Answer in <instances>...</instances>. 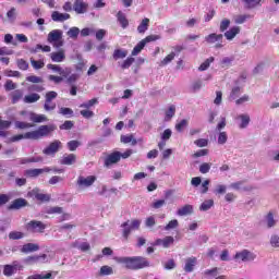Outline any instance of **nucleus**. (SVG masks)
<instances>
[{
    "label": "nucleus",
    "mask_w": 279,
    "mask_h": 279,
    "mask_svg": "<svg viewBox=\"0 0 279 279\" xmlns=\"http://www.w3.org/2000/svg\"><path fill=\"white\" fill-rule=\"evenodd\" d=\"M114 260L120 265H124L125 269H130L131 271H138V269L151 267L149 259L144 256L114 257Z\"/></svg>",
    "instance_id": "nucleus-1"
},
{
    "label": "nucleus",
    "mask_w": 279,
    "mask_h": 279,
    "mask_svg": "<svg viewBox=\"0 0 279 279\" xmlns=\"http://www.w3.org/2000/svg\"><path fill=\"white\" fill-rule=\"evenodd\" d=\"M57 126L54 124L40 125L38 130L27 132V137L31 141H38L39 138H45V136H49L51 132H56Z\"/></svg>",
    "instance_id": "nucleus-2"
},
{
    "label": "nucleus",
    "mask_w": 279,
    "mask_h": 279,
    "mask_svg": "<svg viewBox=\"0 0 279 279\" xmlns=\"http://www.w3.org/2000/svg\"><path fill=\"white\" fill-rule=\"evenodd\" d=\"M63 33L60 29H53L48 34L47 40L54 49L64 47V39L62 38Z\"/></svg>",
    "instance_id": "nucleus-3"
},
{
    "label": "nucleus",
    "mask_w": 279,
    "mask_h": 279,
    "mask_svg": "<svg viewBox=\"0 0 279 279\" xmlns=\"http://www.w3.org/2000/svg\"><path fill=\"white\" fill-rule=\"evenodd\" d=\"M97 182V177L95 175H78L76 180V186L78 191H86V189H90Z\"/></svg>",
    "instance_id": "nucleus-4"
},
{
    "label": "nucleus",
    "mask_w": 279,
    "mask_h": 279,
    "mask_svg": "<svg viewBox=\"0 0 279 279\" xmlns=\"http://www.w3.org/2000/svg\"><path fill=\"white\" fill-rule=\"evenodd\" d=\"M233 258L238 263H252V260H256V254L247 250H242L240 252H236Z\"/></svg>",
    "instance_id": "nucleus-5"
},
{
    "label": "nucleus",
    "mask_w": 279,
    "mask_h": 279,
    "mask_svg": "<svg viewBox=\"0 0 279 279\" xmlns=\"http://www.w3.org/2000/svg\"><path fill=\"white\" fill-rule=\"evenodd\" d=\"M60 149H62V142L56 140L51 142L49 146L43 150V154H45L46 156H56V154H58Z\"/></svg>",
    "instance_id": "nucleus-6"
},
{
    "label": "nucleus",
    "mask_w": 279,
    "mask_h": 279,
    "mask_svg": "<svg viewBox=\"0 0 279 279\" xmlns=\"http://www.w3.org/2000/svg\"><path fill=\"white\" fill-rule=\"evenodd\" d=\"M45 228H47V226L45 223H43L41 221L38 220H32L29 222L26 223V230L28 232H45Z\"/></svg>",
    "instance_id": "nucleus-7"
},
{
    "label": "nucleus",
    "mask_w": 279,
    "mask_h": 279,
    "mask_svg": "<svg viewBox=\"0 0 279 279\" xmlns=\"http://www.w3.org/2000/svg\"><path fill=\"white\" fill-rule=\"evenodd\" d=\"M49 172H51V168L49 167L35 168V169L25 170L24 175H26V178H38V175H43V173H49Z\"/></svg>",
    "instance_id": "nucleus-8"
},
{
    "label": "nucleus",
    "mask_w": 279,
    "mask_h": 279,
    "mask_svg": "<svg viewBox=\"0 0 279 279\" xmlns=\"http://www.w3.org/2000/svg\"><path fill=\"white\" fill-rule=\"evenodd\" d=\"M73 10L76 14H86L88 12V3L84 2V0H75Z\"/></svg>",
    "instance_id": "nucleus-9"
},
{
    "label": "nucleus",
    "mask_w": 279,
    "mask_h": 279,
    "mask_svg": "<svg viewBox=\"0 0 279 279\" xmlns=\"http://www.w3.org/2000/svg\"><path fill=\"white\" fill-rule=\"evenodd\" d=\"M264 223L268 230L271 228H276L278 226V219L274 216V211H268L267 215L264 217Z\"/></svg>",
    "instance_id": "nucleus-10"
},
{
    "label": "nucleus",
    "mask_w": 279,
    "mask_h": 279,
    "mask_svg": "<svg viewBox=\"0 0 279 279\" xmlns=\"http://www.w3.org/2000/svg\"><path fill=\"white\" fill-rule=\"evenodd\" d=\"M121 160V151H113L105 158V167L117 165Z\"/></svg>",
    "instance_id": "nucleus-11"
},
{
    "label": "nucleus",
    "mask_w": 279,
    "mask_h": 279,
    "mask_svg": "<svg viewBox=\"0 0 279 279\" xmlns=\"http://www.w3.org/2000/svg\"><path fill=\"white\" fill-rule=\"evenodd\" d=\"M49 56H50V60H52L53 62L60 63L66 60V52L64 51V49L51 52Z\"/></svg>",
    "instance_id": "nucleus-12"
},
{
    "label": "nucleus",
    "mask_w": 279,
    "mask_h": 279,
    "mask_svg": "<svg viewBox=\"0 0 279 279\" xmlns=\"http://www.w3.org/2000/svg\"><path fill=\"white\" fill-rule=\"evenodd\" d=\"M47 260V254L28 256L24 259L26 265H34L35 263H45Z\"/></svg>",
    "instance_id": "nucleus-13"
},
{
    "label": "nucleus",
    "mask_w": 279,
    "mask_h": 279,
    "mask_svg": "<svg viewBox=\"0 0 279 279\" xmlns=\"http://www.w3.org/2000/svg\"><path fill=\"white\" fill-rule=\"evenodd\" d=\"M175 242V240L173 239V236L168 235L163 239H157L155 241V245H162V247H165L166 250L171 247V245H173V243Z\"/></svg>",
    "instance_id": "nucleus-14"
},
{
    "label": "nucleus",
    "mask_w": 279,
    "mask_h": 279,
    "mask_svg": "<svg viewBox=\"0 0 279 279\" xmlns=\"http://www.w3.org/2000/svg\"><path fill=\"white\" fill-rule=\"evenodd\" d=\"M51 19L54 21V23H64V21H69V19H71V14L54 11L51 14Z\"/></svg>",
    "instance_id": "nucleus-15"
},
{
    "label": "nucleus",
    "mask_w": 279,
    "mask_h": 279,
    "mask_svg": "<svg viewBox=\"0 0 279 279\" xmlns=\"http://www.w3.org/2000/svg\"><path fill=\"white\" fill-rule=\"evenodd\" d=\"M27 201L25 198H16L9 206V210H21V208H25L27 206Z\"/></svg>",
    "instance_id": "nucleus-16"
},
{
    "label": "nucleus",
    "mask_w": 279,
    "mask_h": 279,
    "mask_svg": "<svg viewBox=\"0 0 279 279\" xmlns=\"http://www.w3.org/2000/svg\"><path fill=\"white\" fill-rule=\"evenodd\" d=\"M235 121H241L239 128L241 130H245V128H247L250 125V114L247 113H241L239 116L235 117Z\"/></svg>",
    "instance_id": "nucleus-17"
},
{
    "label": "nucleus",
    "mask_w": 279,
    "mask_h": 279,
    "mask_svg": "<svg viewBox=\"0 0 279 279\" xmlns=\"http://www.w3.org/2000/svg\"><path fill=\"white\" fill-rule=\"evenodd\" d=\"M194 213V208H193V205H190V204H186L182 207H180L178 210H177V215L179 217H186L189 215H193Z\"/></svg>",
    "instance_id": "nucleus-18"
},
{
    "label": "nucleus",
    "mask_w": 279,
    "mask_h": 279,
    "mask_svg": "<svg viewBox=\"0 0 279 279\" xmlns=\"http://www.w3.org/2000/svg\"><path fill=\"white\" fill-rule=\"evenodd\" d=\"M195 265H197V257H190L185 259L184 271L186 274H191L195 269Z\"/></svg>",
    "instance_id": "nucleus-19"
},
{
    "label": "nucleus",
    "mask_w": 279,
    "mask_h": 279,
    "mask_svg": "<svg viewBox=\"0 0 279 279\" xmlns=\"http://www.w3.org/2000/svg\"><path fill=\"white\" fill-rule=\"evenodd\" d=\"M239 34H241V27L233 26L225 33V37L227 38V40H234V38H236Z\"/></svg>",
    "instance_id": "nucleus-20"
},
{
    "label": "nucleus",
    "mask_w": 279,
    "mask_h": 279,
    "mask_svg": "<svg viewBox=\"0 0 279 279\" xmlns=\"http://www.w3.org/2000/svg\"><path fill=\"white\" fill-rule=\"evenodd\" d=\"M75 162H77V156L75 154L64 155L60 160V165L66 166L75 165Z\"/></svg>",
    "instance_id": "nucleus-21"
},
{
    "label": "nucleus",
    "mask_w": 279,
    "mask_h": 279,
    "mask_svg": "<svg viewBox=\"0 0 279 279\" xmlns=\"http://www.w3.org/2000/svg\"><path fill=\"white\" fill-rule=\"evenodd\" d=\"M206 43H208L209 45H215V43H221V40H223V35L221 34H215L211 33L208 36L205 37Z\"/></svg>",
    "instance_id": "nucleus-22"
},
{
    "label": "nucleus",
    "mask_w": 279,
    "mask_h": 279,
    "mask_svg": "<svg viewBox=\"0 0 279 279\" xmlns=\"http://www.w3.org/2000/svg\"><path fill=\"white\" fill-rule=\"evenodd\" d=\"M244 3V8L246 10H254L256 8H260V5H263L260 2L263 0H242Z\"/></svg>",
    "instance_id": "nucleus-23"
},
{
    "label": "nucleus",
    "mask_w": 279,
    "mask_h": 279,
    "mask_svg": "<svg viewBox=\"0 0 279 279\" xmlns=\"http://www.w3.org/2000/svg\"><path fill=\"white\" fill-rule=\"evenodd\" d=\"M10 125H12V122L8 120H0V136L1 138H5L8 136V129H10Z\"/></svg>",
    "instance_id": "nucleus-24"
},
{
    "label": "nucleus",
    "mask_w": 279,
    "mask_h": 279,
    "mask_svg": "<svg viewBox=\"0 0 279 279\" xmlns=\"http://www.w3.org/2000/svg\"><path fill=\"white\" fill-rule=\"evenodd\" d=\"M38 250H40L38 244L27 243L23 245L21 252H23V254H29L31 252H38Z\"/></svg>",
    "instance_id": "nucleus-25"
},
{
    "label": "nucleus",
    "mask_w": 279,
    "mask_h": 279,
    "mask_svg": "<svg viewBox=\"0 0 279 279\" xmlns=\"http://www.w3.org/2000/svg\"><path fill=\"white\" fill-rule=\"evenodd\" d=\"M29 119H31V121H33V123H45L46 121H49L47 116L38 114V113H34V112L31 113Z\"/></svg>",
    "instance_id": "nucleus-26"
},
{
    "label": "nucleus",
    "mask_w": 279,
    "mask_h": 279,
    "mask_svg": "<svg viewBox=\"0 0 279 279\" xmlns=\"http://www.w3.org/2000/svg\"><path fill=\"white\" fill-rule=\"evenodd\" d=\"M215 206V201L213 199H207L204 201L201 206H199V210L202 213H206L207 210H210L213 207Z\"/></svg>",
    "instance_id": "nucleus-27"
},
{
    "label": "nucleus",
    "mask_w": 279,
    "mask_h": 279,
    "mask_svg": "<svg viewBox=\"0 0 279 279\" xmlns=\"http://www.w3.org/2000/svg\"><path fill=\"white\" fill-rule=\"evenodd\" d=\"M36 101H40V96L37 93L24 97V104H36Z\"/></svg>",
    "instance_id": "nucleus-28"
},
{
    "label": "nucleus",
    "mask_w": 279,
    "mask_h": 279,
    "mask_svg": "<svg viewBox=\"0 0 279 279\" xmlns=\"http://www.w3.org/2000/svg\"><path fill=\"white\" fill-rule=\"evenodd\" d=\"M45 160L43 157H28V158H22L20 159L21 165H29V162H43Z\"/></svg>",
    "instance_id": "nucleus-29"
},
{
    "label": "nucleus",
    "mask_w": 279,
    "mask_h": 279,
    "mask_svg": "<svg viewBox=\"0 0 279 279\" xmlns=\"http://www.w3.org/2000/svg\"><path fill=\"white\" fill-rule=\"evenodd\" d=\"M117 19L123 29H125V27L130 25V22L128 21V17H125V14H123V12L119 11L117 14Z\"/></svg>",
    "instance_id": "nucleus-30"
},
{
    "label": "nucleus",
    "mask_w": 279,
    "mask_h": 279,
    "mask_svg": "<svg viewBox=\"0 0 279 279\" xmlns=\"http://www.w3.org/2000/svg\"><path fill=\"white\" fill-rule=\"evenodd\" d=\"M12 104H19L23 99V89H15L11 93Z\"/></svg>",
    "instance_id": "nucleus-31"
},
{
    "label": "nucleus",
    "mask_w": 279,
    "mask_h": 279,
    "mask_svg": "<svg viewBox=\"0 0 279 279\" xmlns=\"http://www.w3.org/2000/svg\"><path fill=\"white\" fill-rule=\"evenodd\" d=\"M149 28V19L145 17L137 27L138 34H145Z\"/></svg>",
    "instance_id": "nucleus-32"
},
{
    "label": "nucleus",
    "mask_w": 279,
    "mask_h": 279,
    "mask_svg": "<svg viewBox=\"0 0 279 279\" xmlns=\"http://www.w3.org/2000/svg\"><path fill=\"white\" fill-rule=\"evenodd\" d=\"M269 245H270V247H274V250L279 248V234L278 233H274L270 235Z\"/></svg>",
    "instance_id": "nucleus-33"
},
{
    "label": "nucleus",
    "mask_w": 279,
    "mask_h": 279,
    "mask_svg": "<svg viewBox=\"0 0 279 279\" xmlns=\"http://www.w3.org/2000/svg\"><path fill=\"white\" fill-rule=\"evenodd\" d=\"M123 58H128V50L116 49L113 51V60H123Z\"/></svg>",
    "instance_id": "nucleus-34"
},
{
    "label": "nucleus",
    "mask_w": 279,
    "mask_h": 279,
    "mask_svg": "<svg viewBox=\"0 0 279 279\" xmlns=\"http://www.w3.org/2000/svg\"><path fill=\"white\" fill-rule=\"evenodd\" d=\"M122 228H123V236L124 239H128V236H130V234H132V226H130V220L125 221L124 223H122Z\"/></svg>",
    "instance_id": "nucleus-35"
},
{
    "label": "nucleus",
    "mask_w": 279,
    "mask_h": 279,
    "mask_svg": "<svg viewBox=\"0 0 279 279\" xmlns=\"http://www.w3.org/2000/svg\"><path fill=\"white\" fill-rule=\"evenodd\" d=\"M121 143H124V145H128V143H131V145H136L138 142L134 138V135H122Z\"/></svg>",
    "instance_id": "nucleus-36"
},
{
    "label": "nucleus",
    "mask_w": 279,
    "mask_h": 279,
    "mask_svg": "<svg viewBox=\"0 0 279 279\" xmlns=\"http://www.w3.org/2000/svg\"><path fill=\"white\" fill-rule=\"evenodd\" d=\"M66 35L69 36V38H72L73 40H77V37L80 36V28L77 27H71Z\"/></svg>",
    "instance_id": "nucleus-37"
},
{
    "label": "nucleus",
    "mask_w": 279,
    "mask_h": 279,
    "mask_svg": "<svg viewBox=\"0 0 279 279\" xmlns=\"http://www.w3.org/2000/svg\"><path fill=\"white\" fill-rule=\"evenodd\" d=\"M23 236H25V233H23L21 231H11L9 233V239L11 241H19V240L23 239Z\"/></svg>",
    "instance_id": "nucleus-38"
},
{
    "label": "nucleus",
    "mask_w": 279,
    "mask_h": 279,
    "mask_svg": "<svg viewBox=\"0 0 279 279\" xmlns=\"http://www.w3.org/2000/svg\"><path fill=\"white\" fill-rule=\"evenodd\" d=\"M56 109V102L53 100L45 99L44 110L46 112H52Z\"/></svg>",
    "instance_id": "nucleus-39"
},
{
    "label": "nucleus",
    "mask_w": 279,
    "mask_h": 279,
    "mask_svg": "<svg viewBox=\"0 0 279 279\" xmlns=\"http://www.w3.org/2000/svg\"><path fill=\"white\" fill-rule=\"evenodd\" d=\"M31 64H32L33 69H35L36 71L45 68V61H43V60L36 61L34 58H31Z\"/></svg>",
    "instance_id": "nucleus-40"
},
{
    "label": "nucleus",
    "mask_w": 279,
    "mask_h": 279,
    "mask_svg": "<svg viewBox=\"0 0 279 279\" xmlns=\"http://www.w3.org/2000/svg\"><path fill=\"white\" fill-rule=\"evenodd\" d=\"M175 58V52H171L163 60L160 61L159 66H167V64L173 62Z\"/></svg>",
    "instance_id": "nucleus-41"
},
{
    "label": "nucleus",
    "mask_w": 279,
    "mask_h": 279,
    "mask_svg": "<svg viewBox=\"0 0 279 279\" xmlns=\"http://www.w3.org/2000/svg\"><path fill=\"white\" fill-rule=\"evenodd\" d=\"M213 62H215V58L210 57L208 59H206L198 68V71H206L210 64H213Z\"/></svg>",
    "instance_id": "nucleus-42"
},
{
    "label": "nucleus",
    "mask_w": 279,
    "mask_h": 279,
    "mask_svg": "<svg viewBox=\"0 0 279 279\" xmlns=\"http://www.w3.org/2000/svg\"><path fill=\"white\" fill-rule=\"evenodd\" d=\"M204 86V82L202 80L194 81L191 85L192 93H197V90H202V87Z\"/></svg>",
    "instance_id": "nucleus-43"
},
{
    "label": "nucleus",
    "mask_w": 279,
    "mask_h": 279,
    "mask_svg": "<svg viewBox=\"0 0 279 279\" xmlns=\"http://www.w3.org/2000/svg\"><path fill=\"white\" fill-rule=\"evenodd\" d=\"M15 128L17 130H29V128H34V124L33 123H27V122L16 121L15 122Z\"/></svg>",
    "instance_id": "nucleus-44"
},
{
    "label": "nucleus",
    "mask_w": 279,
    "mask_h": 279,
    "mask_svg": "<svg viewBox=\"0 0 279 279\" xmlns=\"http://www.w3.org/2000/svg\"><path fill=\"white\" fill-rule=\"evenodd\" d=\"M175 117V106H170L169 109L166 111L165 121H171Z\"/></svg>",
    "instance_id": "nucleus-45"
},
{
    "label": "nucleus",
    "mask_w": 279,
    "mask_h": 279,
    "mask_svg": "<svg viewBox=\"0 0 279 279\" xmlns=\"http://www.w3.org/2000/svg\"><path fill=\"white\" fill-rule=\"evenodd\" d=\"M145 49V41L141 40L132 50V56H138Z\"/></svg>",
    "instance_id": "nucleus-46"
},
{
    "label": "nucleus",
    "mask_w": 279,
    "mask_h": 279,
    "mask_svg": "<svg viewBox=\"0 0 279 279\" xmlns=\"http://www.w3.org/2000/svg\"><path fill=\"white\" fill-rule=\"evenodd\" d=\"M112 274H114V270L110 266H102L99 271L100 276H112Z\"/></svg>",
    "instance_id": "nucleus-47"
},
{
    "label": "nucleus",
    "mask_w": 279,
    "mask_h": 279,
    "mask_svg": "<svg viewBox=\"0 0 279 279\" xmlns=\"http://www.w3.org/2000/svg\"><path fill=\"white\" fill-rule=\"evenodd\" d=\"M228 143V133L220 131L218 134V145H226Z\"/></svg>",
    "instance_id": "nucleus-48"
},
{
    "label": "nucleus",
    "mask_w": 279,
    "mask_h": 279,
    "mask_svg": "<svg viewBox=\"0 0 279 279\" xmlns=\"http://www.w3.org/2000/svg\"><path fill=\"white\" fill-rule=\"evenodd\" d=\"M23 138L31 140V141H32V137H28V136H27V133L14 135V136L10 137L9 141H10V143H19V141H23Z\"/></svg>",
    "instance_id": "nucleus-49"
},
{
    "label": "nucleus",
    "mask_w": 279,
    "mask_h": 279,
    "mask_svg": "<svg viewBox=\"0 0 279 279\" xmlns=\"http://www.w3.org/2000/svg\"><path fill=\"white\" fill-rule=\"evenodd\" d=\"M250 19V15H235L233 16V21L236 25H243Z\"/></svg>",
    "instance_id": "nucleus-50"
},
{
    "label": "nucleus",
    "mask_w": 279,
    "mask_h": 279,
    "mask_svg": "<svg viewBox=\"0 0 279 279\" xmlns=\"http://www.w3.org/2000/svg\"><path fill=\"white\" fill-rule=\"evenodd\" d=\"M66 145H68V149L70 151H75L77 149V147H80V145H82V143L80 141L73 140V141L68 142Z\"/></svg>",
    "instance_id": "nucleus-51"
},
{
    "label": "nucleus",
    "mask_w": 279,
    "mask_h": 279,
    "mask_svg": "<svg viewBox=\"0 0 279 279\" xmlns=\"http://www.w3.org/2000/svg\"><path fill=\"white\" fill-rule=\"evenodd\" d=\"M226 191H228V186L223 184L216 185L214 193L215 195H225Z\"/></svg>",
    "instance_id": "nucleus-52"
},
{
    "label": "nucleus",
    "mask_w": 279,
    "mask_h": 279,
    "mask_svg": "<svg viewBox=\"0 0 279 279\" xmlns=\"http://www.w3.org/2000/svg\"><path fill=\"white\" fill-rule=\"evenodd\" d=\"M97 104H98L97 98H93L86 102L81 104L80 108H86V110H88L89 108H93V106H95Z\"/></svg>",
    "instance_id": "nucleus-53"
},
{
    "label": "nucleus",
    "mask_w": 279,
    "mask_h": 279,
    "mask_svg": "<svg viewBox=\"0 0 279 279\" xmlns=\"http://www.w3.org/2000/svg\"><path fill=\"white\" fill-rule=\"evenodd\" d=\"M185 128H189L187 120H181L179 123L175 124L177 132H184Z\"/></svg>",
    "instance_id": "nucleus-54"
},
{
    "label": "nucleus",
    "mask_w": 279,
    "mask_h": 279,
    "mask_svg": "<svg viewBox=\"0 0 279 279\" xmlns=\"http://www.w3.org/2000/svg\"><path fill=\"white\" fill-rule=\"evenodd\" d=\"M26 82H31L32 84H43L45 80H43L40 76L31 75L26 77Z\"/></svg>",
    "instance_id": "nucleus-55"
},
{
    "label": "nucleus",
    "mask_w": 279,
    "mask_h": 279,
    "mask_svg": "<svg viewBox=\"0 0 279 279\" xmlns=\"http://www.w3.org/2000/svg\"><path fill=\"white\" fill-rule=\"evenodd\" d=\"M59 114H62L63 117H73V109L61 107L59 109Z\"/></svg>",
    "instance_id": "nucleus-56"
},
{
    "label": "nucleus",
    "mask_w": 279,
    "mask_h": 279,
    "mask_svg": "<svg viewBox=\"0 0 279 279\" xmlns=\"http://www.w3.org/2000/svg\"><path fill=\"white\" fill-rule=\"evenodd\" d=\"M135 62V59L132 57H129L126 60L123 61V63L121 64V69L125 70V69H130Z\"/></svg>",
    "instance_id": "nucleus-57"
},
{
    "label": "nucleus",
    "mask_w": 279,
    "mask_h": 279,
    "mask_svg": "<svg viewBox=\"0 0 279 279\" xmlns=\"http://www.w3.org/2000/svg\"><path fill=\"white\" fill-rule=\"evenodd\" d=\"M213 167V163H208V162H203L199 166V172L203 174H206L210 171V168Z\"/></svg>",
    "instance_id": "nucleus-58"
},
{
    "label": "nucleus",
    "mask_w": 279,
    "mask_h": 279,
    "mask_svg": "<svg viewBox=\"0 0 279 279\" xmlns=\"http://www.w3.org/2000/svg\"><path fill=\"white\" fill-rule=\"evenodd\" d=\"M7 17L11 23H14V21H16V8H11V10L7 12Z\"/></svg>",
    "instance_id": "nucleus-59"
},
{
    "label": "nucleus",
    "mask_w": 279,
    "mask_h": 279,
    "mask_svg": "<svg viewBox=\"0 0 279 279\" xmlns=\"http://www.w3.org/2000/svg\"><path fill=\"white\" fill-rule=\"evenodd\" d=\"M4 88L5 90L10 92V90H16V84L14 82H12V80H8L4 84Z\"/></svg>",
    "instance_id": "nucleus-60"
},
{
    "label": "nucleus",
    "mask_w": 279,
    "mask_h": 279,
    "mask_svg": "<svg viewBox=\"0 0 279 279\" xmlns=\"http://www.w3.org/2000/svg\"><path fill=\"white\" fill-rule=\"evenodd\" d=\"M194 145H196V147H208V140L206 138H199L194 141Z\"/></svg>",
    "instance_id": "nucleus-61"
},
{
    "label": "nucleus",
    "mask_w": 279,
    "mask_h": 279,
    "mask_svg": "<svg viewBox=\"0 0 279 279\" xmlns=\"http://www.w3.org/2000/svg\"><path fill=\"white\" fill-rule=\"evenodd\" d=\"M75 125L73 121L66 120L63 124H61L59 128L60 130H72V128Z\"/></svg>",
    "instance_id": "nucleus-62"
},
{
    "label": "nucleus",
    "mask_w": 279,
    "mask_h": 279,
    "mask_svg": "<svg viewBox=\"0 0 279 279\" xmlns=\"http://www.w3.org/2000/svg\"><path fill=\"white\" fill-rule=\"evenodd\" d=\"M228 27H230V20L223 19L220 22V32H226L228 29Z\"/></svg>",
    "instance_id": "nucleus-63"
},
{
    "label": "nucleus",
    "mask_w": 279,
    "mask_h": 279,
    "mask_svg": "<svg viewBox=\"0 0 279 279\" xmlns=\"http://www.w3.org/2000/svg\"><path fill=\"white\" fill-rule=\"evenodd\" d=\"M51 278V272H48L46 275H33L29 276L27 279H50Z\"/></svg>",
    "instance_id": "nucleus-64"
}]
</instances>
